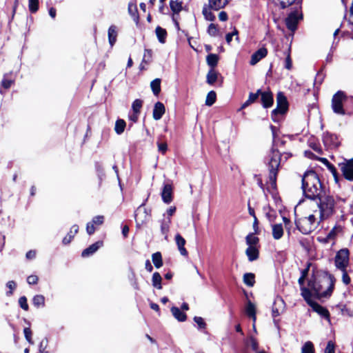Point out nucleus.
<instances>
[{"mask_svg":"<svg viewBox=\"0 0 353 353\" xmlns=\"http://www.w3.org/2000/svg\"><path fill=\"white\" fill-rule=\"evenodd\" d=\"M218 60L219 57L215 54H208L206 59L208 64L212 68H214L217 65Z\"/></svg>","mask_w":353,"mask_h":353,"instance_id":"4c0bfd02","label":"nucleus"},{"mask_svg":"<svg viewBox=\"0 0 353 353\" xmlns=\"http://www.w3.org/2000/svg\"><path fill=\"white\" fill-rule=\"evenodd\" d=\"M32 302L34 305L37 307L40 306H44L45 298L43 295L37 294L33 297Z\"/></svg>","mask_w":353,"mask_h":353,"instance_id":"58836bf2","label":"nucleus"},{"mask_svg":"<svg viewBox=\"0 0 353 353\" xmlns=\"http://www.w3.org/2000/svg\"><path fill=\"white\" fill-rule=\"evenodd\" d=\"M171 312L174 318L176 319L179 321L183 322L186 320V314L183 312H182L179 307H172L171 308Z\"/></svg>","mask_w":353,"mask_h":353,"instance_id":"a878e982","label":"nucleus"},{"mask_svg":"<svg viewBox=\"0 0 353 353\" xmlns=\"http://www.w3.org/2000/svg\"><path fill=\"white\" fill-rule=\"evenodd\" d=\"M165 106L161 102H157L153 109V118L154 120L158 121L161 119L165 113Z\"/></svg>","mask_w":353,"mask_h":353,"instance_id":"aec40b11","label":"nucleus"},{"mask_svg":"<svg viewBox=\"0 0 353 353\" xmlns=\"http://www.w3.org/2000/svg\"><path fill=\"white\" fill-rule=\"evenodd\" d=\"M283 223L285 224L287 232H288V235H290V230L288 228V225L290 223V221L289 219L286 218L285 216L283 217Z\"/></svg>","mask_w":353,"mask_h":353,"instance_id":"338daca9","label":"nucleus"},{"mask_svg":"<svg viewBox=\"0 0 353 353\" xmlns=\"http://www.w3.org/2000/svg\"><path fill=\"white\" fill-rule=\"evenodd\" d=\"M281 155L279 152L273 151L268 161L270 170V181L272 185H276V174L280 165Z\"/></svg>","mask_w":353,"mask_h":353,"instance_id":"423d86ee","label":"nucleus"},{"mask_svg":"<svg viewBox=\"0 0 353 353\" xmlns=\"http://www.w3.org/2000/svg\"><path fill=\"white\" fill-rule=\"evenodd\" d=\"M163 201L165 203H170L172 200V187L171 184H165L161 192Z\"/></svg>","mask_w":353,"mask_h":353,"instance_id":"6ab92c4d","label":"nucleus"},{"mask_svg":"<svg viewBox=\"0 0 353 353\" xmlns=\"http://www.w3.org/2000/svg\"><path fill=\"white\" fill-rule=\"evenodd\" d=\"M344 178L348 181H353V159L345 160L339 164Z\"/></svg>","mask_w":353,"mask_h":353,"instance_id":"9b49d317","label":"nucleus"},{"mask_svg":"<svg viewBox=\"0 0 353 353\" xmlns=\"http://www.w3.org/2000/svg\"><path fill=\"white\" fill-rule=\"evenodd\" d=\"M157 145L159 151L161 152V153L164 154L167 151L168 145L166 143L158 142Z\"/></svg>","mask_w":353,"mask_h":353,"instance_id":"bf43d9fd","label":"nucleus"},{"mask_svg":"<svg viewBox=\"0 0 353 353\" xmlns=\"http://www.w3.org/2000/svg\"><path fill=\"white\" fill-rule=\"evenodd\" d=\"M203 14L204 15L205 19L208 21H212L215 19V16L210 11V8H208L206 7H204L203 9Z\"/></svg>","mask_w":353,"mask_h":353,"instance_id":"37998d69","label":"nucleus"},{"mask_svg":"<svg viewBox=\"0 0 353 353\" xmlns=\"http://www.w3.org/2000/svg\"><path fill=\"white\" fill-rule=\"evenodd\" d=\"M155 32L159 41L161 43H164L165 42V39L167 37L166 30L160 26H157L156 28Z\"/></svg>","mask_w":353,"mask_h":353,"instance_id":"c85d7f7f","label":"nucleus"},{"mask_svg":"<svg viewBox=\"0 0 353 353\" xmlns=\"http://www.w3.org/2000/svg\"><path fill=\"white\" fill-rule=\"evenodd\" d=\"M246 243L249 246L252 247H257L259 243V238L256 236L254 234H249L246 236Z\"/></svg>","mask_w":353,"mask_h":353,"instance_id":"473e14b6","label":"nucleus"},{"mask_svg":"<svg viewBox=\"0 0 353 353\" xmlns=\"http://www.w3.org/2000/svg\"><path fill=\"white\" fill-rule=\"evenodd\" d=\"M301 353H315L313 343L311 341L305 342L301 347Z\"/></svg>","mask_w":353,"mask_h":353,"instance_id":"e433bc0d","label":"nucleus"},{"mask_svg":"<svg viewBox=\"0 0 353 353\" xmlns=\"http://www.w3.org/2000/svg\"><path fill=\"white\" fill-rule=\"evenodd\" d=\"M48 341L47 339H43L39 344V351L46 350L48 347Z\"/></svg>","mask_w":353,"mask_h":353,"instance_id":"69168bd1","label":"nucleus"},{"mask_svg":"<svg viewBox=\"0 0 353 353\" xmlns=\"http://www.w3.org/2000/svg\"><path fill=\"white\" fill-rule=\"evenodd\" d=\"M86 231L88 234L90 235L92 234L94 232L95 228L92 222L87 223Z\"/></svg>","mask_w":353,"mask_h":353,"instance_id":"680f3d73","label":"nucleus"},{"mask_svg":"<svg viewBox=\"0 0 353 353\" xmlns=\"http://www.w3.org/2000/svg\"><path fill=\"white\" fill-rule=\"evenodd\" d=\"M346 95L345 93L339 90L334 96L332 100V107L333 111L341 115H344L345 112L343 109V105H346Z\"/></svg>","mask_w":353,"mask_h":353,"instance_id":"0eeeda50","label":"nucleus"},{"mask_svg":"<svg viewBox=\"0 0 353 353\" xmlns=\"http://www.w3.org/2000/svg\"><path fill=\"white\" fill-rule=\"evenodd\" d=\"M208 32L210 35L214 37L217 34L218 29L214 23H211L208 26Z\"/></svg>","mask_w":353,"mask_h":353,"instance_id":"3c124183","label":"nucleus"},{"mask_svg":"<svg viewBox=\"0 0 353 353\" xmlns=\"http://www.w3.org/2000/svg\"><path fill=\"white\" fill-rule=\"evenodd\" d=\"M25 337L26 340L30 343H32V331L29 327H26L23 330Z\"/></svg>","mask_w":353,"mask_h":353,"instance_id":"6e6d98bb","label":"nucleus"},{"mask_svg":"<svg viewBox=\"0 0 353 353\" xmlns=\"http://www.w3.org/2000/svg\"><path fill=\"white\" fill-rule=\"evenodd\" d=\"M219 19L221 21H225L228 20V14L225 12L222 11L219 14Z\"/></svg>","mask_w":353,"mask_h":353,"instance_id":"774afa93","label":"nucleus"},{"mask_svg":"<svg viewBox=\"0 0 353 353\" xmlns=\"http://www.w3.org/2000/svg\"><path fill=\"white\" fill-rule=\"evenodd\" d=\"M150 213L147 209L143 205H140L134 213V219L137 227L140 228L145 224L150 219Z\"/></svg>","mask_w":353,"mask_h":353,"instance_id":"9d476101","label":"nucleus"},{"mask_svg":"<svg viewBox=\"0 0 353 353\" xmlns=\"http://www.w3.org/2000/svg\"><path fill=\"white\" fill-rule=\"evenodd\" d=\"M103 241H99L91 245H90L88 248L85 249L82 253L81 256L82 257H88L91 255H92L94 253H95L101 247L103 246Z\"/></svg>","mask_w":353,"mask_h":353,"instance_id":"a211bd4d","label":"nucleus"},{"mask_svg":"<svg viewBox=\"0 0 353 353\" xmlns=\"http://www.w3.org/2000/svg\"><path fill=\"white\" fill-rule=\"evenodd\" d=\"M143 105V101L140 99H136L132 105L133 112L140 113L141 108Z\"/></svg>","mask_w":353,"mask_h":353,"instance_id":"c03bdc74","label":"nucleus"},{"mask_svg":"<svg viewBox=\"0 0 353 353\" xmlns=\"http://www.w3.org/2000/svg\"><path fill=\"white\" fill-rule=\"evenodd\" d=\"M245 314L248 316H254L256 314V306L255 305L251 302V301L248 300L247 301L245 307Z\"/></svg>","mask_w":353,"mask_h":353,"instance_id":"72a5a7b5","label":"nucleus"},{"mask_svg":"<svg viewBox=\"0 0 353 353\" xmlns=\"http://www.w3.org/2000/svg\"><path fill=\"white\" fill-rule=\"evenodd\" d=\"M268 54V50L265 48H261L256 51L251 57L250 63L252 65H254L263 58L265 57Z\"/></svg>","mask_w":353,"mask_h":353,"instance_id":"f3484780","label":"nucleus"},{"mask_svg":"<svg viewBox=\"0 0 353 353\" xmlns=\"http://www.w3.org/2000/svg\"><path fill=\"white\" fill-rule=\"evenodd\" d=\"M260 96L263 108H268L272 105L274 101L273 94L269 90L264 92L261 91Z\"/></svg>","mask_w":353,"mask_h":353,"instance_id":"4468645a","label":"nucleus"},{"mask_svg":"<svg viewBox=\"0 0 353 353\" xmlns=\"http://www.w3.org/2000/svg\"><path fill=\"white\" fill-rule=\"evenodd\" d=\"M161 79L157 78L154 80L152 81L150 83L151 88H160L161 86Z\"/></svg>","mask_w":353,"mask_h":353,"instance_id":"052dcab7","label":"nucleus"},{"mask_svg":"<svg viewBox=\"0 0 353 353\" xmlns=\"http://www.w3.org/2000/svg\"><path fill=\"white\" fill-rule=\"evenodd\" d=\"M301 296L314 312L322 317L329 319L330 314L328 310L312 300V294L307 288H301Z\"/></svg>","mask_w":353,"mask_h":353,"instance_id":"39448f33","label":"nucleus"},{"mask_svg":"<svg viewBox=\"0 0 353 353\" xmlns=\"http://www.w3.org/2000/svg\"><path fill=\"white\" fill-rule=\"evenodd\" d=\"M152 259L157 268H160L163 265L162 256L159 252L154 253L152 255Z\"/></svg>","mask_w":353,"mask_h":353,"instance_id":"c756f323","label":"nucleus"},{"mask_svg":"<svg viewBox=\"0 0 353 353\" xmlns=\"http://www.w3.org/2000/svg\"><path fill=\"white\" fill-rule=\"evenodd\" d=\"M277 107L272 112V117L274 120V117L277 114H283L286 112L288 109V102L283 92H279L276 97Z\"/></svg>","mask_w":353,"mask_h":353,"instance_id":"1a4fd4ad","label":"nucleus"},{"mask_svg":"<svg viewBox=\"0 0 353 353\" xmlns=\"http://www.w3.org/2000/svg\"><path fill=\"white\" fill-rule=\"evenodd\" d=\"M335 352V345L334 343L330 341L327 342V346L325 349V353H334Z\"/></svg>","mask_w":353,"mask_h":353,"instance_id":"09e8293b","label":"nucleus"},{"mask_svg":"<svg viewBox=\"0 0 353 353\" xmlns=\"http://www.w3.org/2000/svg\"><path fill=\"white\" fill-rule=\"evenodd\" d=\"M286 54V59H285V67L288 70H290L292 68V60L290 59V49H288L287 52H285Z\"/></svg>","mask_w":353,"mask_h":353,"instance_id":"603ef678","label":"nucleus"},{"mask_svg":"<svg viewBox=\"0 0 353 353\" xmlns=\"http://www.w3.org/2000/svg\"><path fill=\"white\" fill-rule=\"evenodd\" d=\"M216 99V93L214 90L210 91L206 97L205 105L208 106L212 105Z\"/></svg>","mask_w":353,"mask_h":353,"instance_id":"f704fd0d","label":"nucleus"},{"mask_svg":"<svg viewBox=\"0 0 353 353\" xmlns=\"http://www.w3.org/2000/svg\"><path fill=\"white\" fill-rule=\"evenodd\" d=\"M260 92H261V90H258L257 92L255 94L250 93L249 95V98H248L249 101H250L252 103H254V101H256V100L260 96Z\"/></svg>","mask_w":353,"mask_h":353,"instance_id":"13d9d810","label":"nucleus"},{"mask_svg":"<svg viewBox=\"0 0 353 353\" xmlns=\"http://www.w3.org/2000/svg\"><path fill=\"white\" fill-rule=\"evenodd\" d=\"M170 8L174 13H179L182 9V3L178 1H170Z\"/></svg>","mask_w":353,"mask_h":353,"instance_id":"ea45409f","label":"nucleus"},{"mask_svg":"<svg viewBox=\"0 0 353 353\" xmlns=\"http://www.w3.org/2000/svg\"><path fill=\"white\" fill-rule=\"evenodd\" d=\"M228 3V0H209V6L211 9L219 10L224 8Z\"/></svg>","mask_w":353,"mask_h":353,"instance_id":"b1692460","label":"nucleus"},{"mask_svg":"<svg viewBox=\"0 0 353 353\" xmlns=\"http://www.w3.org/2000/svg\"><path fill=\"white\" fill-rule=\"evenodd\" d=\"M171 223V218L166 216L165 214L163 215V219L159 221L161 232L164 236V239L165 240H168V233Z\"/></svg>","mask_w":353,"mask_h":353,"instance_id":"ddd939ff","label":"nucleus"},{"mask_svg":"<svg viewBox=\"0 0 353 353\" xmlns=\"http://www.w3.org/2000/svg\"><path fill=\"white\" fill-rule=\"evenodd\" d=\"M117 37V27L114 25L111 26L108 29V39L111 46H112L116 41Z\"/></svg>","mask_w":353,"mask_h":353,"instance_id":"cd10ccee","label":"nucleus"},{"mask_svg":"<svg viewBox=\"0 0 353 353\" xmlns=\"http://www.w3.org/2000/svg\"><path fill=\"white\" fill-rule=\"evenodd\" d=\"M128 10L129 14L132 17L133 20L137 23L139 22V17L138 14L137 5L134 3H129Z\"/></svg>","mask_w":353,"mask_h":353,"instance_id":"bb28decb","label":"nucleus"},{"mask_svg":"<svg viewBox=\"0 0 353 353\" xmlns=\"http://www.w3.org/2000/svg\"><path fill=\"white\" fill-rule=\"evenodd\" d=\"M339 231H340L339 228H338V227L333 228L327 234L326 237L324 239V242H329L330 240L334 239Z\"/></svg>","mask_w":353,"mask_h":353,"instance_id":"a19ab883","label":"nucleus"},{"mask_svg":"<svg viewBox=\"0 0 353 353\" xmlns=\"http://www.w3.org/2000/svg\"><path fill=\"white\" fill-rule=\"evenodd\" d=\"M194 321L198 325L199 328H201V329L205 328L206 324L204 322V320L201 317L195 316L194 318Z\"/></svg>","mask_w":353,"mask_h":353,"instance_id":"864d4df0","label":"nucleus"},{"mask_svg":"<svg viewBox=\"0 0 353 353\" xmlns=\"http://www.w3.org/2000/svg\"><path fill=\"white\" fill-rule=\"evenodd\" d=\"M19 304L23 310H24L26 311L28 310L29 307H28V304L27 303V299L26 296H21L19 298Z\"/></svg>","mask_w":353,"mask_h":353,"instance_id":"de8ad7c7","label":"nucleus"},{"mask_svg":"<svg viewBox=\"0 0 353 353\" xmlns=\"http://www.w3.org/2000/svg\"><path fill=\"white\" fill-rule=\"evenodd\" d=\"M161 281L162 278L159 272H154L152 275V285L154 288L161 290L162 288Z\"/></svg>","mask_w":353,"mask_h":353,"instance_id":"7c9ffc66","label":"nucleus"},{"mask_svg":"<svg viewBox=\"0 0 353 353\" xmlns=\"http://www.w3.org/2000/svg\"><path fill=\"white\" fill-rule=\"evenodd\" d=\"M174 240L180 254L183 256H188V252L185 248L186 243L185 239L180 234L177 233L175 235Z\"/></svg>","mask_w":353,"mask_h":353,"instance_id":"dca6fc26","label":"nucleus"},{"mask_svg":"<svg viewBox=\"0 0 353 353\" xmlns=\"http://www.w3.org/2000/svg\"><path fill=\"white\" fill-rule=\"evenodd\" d=\"M301 17L302 15L299 13V10L290 13L285 19L287 28L291 31H294L297 28L299 20L301 19Z\"/></svg>","mask_w":353,"mask_h":353,"instance_id":"f8f14e48","label":"nucleus"},{"mask_svg":"<svg viewBox=\"0 0 353 353\" xmlns=\"http://www.w3.org/2000/svg\"><path fill=\"white\" fill-rule=\"evenodd\" d=\"M29 10L32 13H35L39 10V0H28Z\"/></svg>","mask_w":353,"mask_h":353,"instance_id":"79ce46f5","label":"nucleus"},{"mask_svg":"<svg viewBox=\"0 0 353 353\" xmlns=\"http://www.w3.org/2000/svg\"><path fill=\"white\" fill-rule=\"evenodd\" d=\"M321 183L317 174L314 171H307L302 176L303 194L310 199L319 197L321 192Z\"/></svg>","mask_w":353,"mask_h":353,"instance_id":"f03ea898","label":"nucleus"},{"mask_svg":"<svg viewBox=\"0 0 353 353\" xmlns=\"http://www.w3.org/2000/svg\"><path fill=\"white\" fill-rule=\"evenodd\" d=\"M336 205V201L332 196L326 195L319 197L317 203L319 210H316L315 212L324 220L334 214Z\"/></svg>","mask_w":353,"mask_h":353,"instance_id":"7ed1b4c3","label":"nucleus"},{"mask_svg":"<svg viewBox=\"0 0 353 353\" xmlns=\"http://www.w3.org/2000/svg\"><path fill=\"white\" fill-rule=\"evenodd\" d=\"M15 77L13 74H6L3 76L1 85L3 88H9L14 85Z\"/></svg>","mask_w":353,"mask_h":353,"instance_id":"4be33fe9","label":"nucleus"},{"mask_svg":"<svg viewBox=\"0 0 353 353\" xmlns=\"http://www.w3.org/2000/svg\"><path fill=\"white\" fill-rule=\"evenodd\" d=\"M282 8H285L288 6L295 3L296 0H278ZM301 0H297L298 3H300Z\"/></svg>","mask_w":353,"mask_h":353,"instance_id":"49530a36","label":"nucleus"},{"mask_svg":"<svg viewBox=\"0 0 353 353\" xmlns=\"http://www.w3.org/2000/svg\"><path fill=\"white\" fill-rule=\"evenodd\" d=\"M335 283V279L333 276L329 275L316 281L309 280L307 288L311 294L312 293L319 299L327 298L332 294Z\"/></svg>","mask_w":353,"mask_h":353,"instance_id":"f257e3e1","label":"nucleus"},{"mask_svg":"<svg viewBox=\"0 0 353 353\" xmlns=\"http://www.w3.org/2000/svg\"><path fill=\"white\" fill-rule=\"evenodd\" d=\"M249 340H250V345L252 347V349L254 351L257 352H258L257 350H258V347H259V344H258V342H257L256 339L255 338H254L253 336H250Z\"/></svg>","mask_w":353,"mask_h":353,"instance_id":"5fc2aeb1","label":"nucleus"},{"mask_svg":"<svg viewBox=\"0 0 353 353\" xmlns=\"http://www.w3.org/2000/svg\"><path fill=\"white\" fill-rule=\"evenodd\" d=\"M243 282L246 285L252 287L255 283L254 274L252 273H245L243 275Z\"/></svg>","mask_w":353,"mask_h":353,"instance_id":"2f4dec72","label":"nucleus"},{"mask_svg":"<svg viewBox=\"0 0 353 353\" xmlns=\"http://www.w3.org/2000/svg\"><path fill=\"white\" fill-rule=\"evenodd\" d=\"M245 254L250 261L256 260L259 258L258 247L249 246L245 250Z\"/></svg>","mask_w":353,"mask_h":353,"instance_id":"5701e85b","label":"nucleus"},{"mask_svg":"<svg viewBox=\"0 0 353 353\" xmlns=\"http://www.w3.org/2000/svg\"><path fill=\"white\" fill-rule=\"evenodd\" d=\"M6 286L10 289V291L7 292V295L10 296L13 294V290L16 288L17 284L14 281H10L6 283Z\"/></svg>","mask_w":353,"mask_h":353,"instance_id":"8fccbe9b","label":"nucleus"},{"mask_svg":"<svg viewBox=\"0 0 353 353\" xmlns=\"http://www.w3.org/2000/svg\"><path fill=\"white\" fill-rule=\"evenodd\" d=\"M79 226L74 225L72 226L70 231L68 234L63 239V243L67 245L71 242L74 235L78 232Z\"/></svg>","mask_w":353,"mask_h":353,"instance_id":"393cba45","label":"nucleus"},{"mask_svg":"<svg viewBox=\"0 0 353 353\" xmlns=\"http://www.w3.org/2000/svg\"><path fill=\"white\" fill-rule=\"evenodd\" d=\"M323 141L325 146L329 148L336 147L338 139L336 135L330 132H325L323 135Z\"/></svg>","mask_w":353,"mask_h":353,"instance_id":"2eb2a0df","label":"nucleus"},{"mask_svg":"<svg viewBox=\"0 0 353 353\" xmlns=\"http://www.w3.org/2000/svg\"><path fill=\"white\" fill-rule=\"evenodd\" d=\"M103 221H104V216L99 215V216H94L92 219V223L93 224H96V225H100L103 224Z\"/></svg>","mask_w":353,"mask_h":353,"instance_id":"4d7b16f0","label":"nucleus"},{"mask_svg":"<svg viewBox=\"0 0 353 353\" xmlns=\"http://www.w3.org/2000/svg\"><path fill=\"white\" fill-rule=\"evenodd\" d=\"M272 234L274 239L279 240L282 238L284 234V230L282 224H273L272 225Z\"/></svg>","mask_w":353,"mask_h":353,"instance_id":"412c9836","label":"nucleus"},{"mask_svg":"<svg viewBox=\"0 0 353 353\" xmlns=\"http://www.w3.org/2000/svg\"><path fill=\"white\" fill-rule=\"evenodd\" d=\"M216 78L217 75L213 70H211L207 75V81L210 85H212L216 81Z\"/></svg>","mask_w":353,"mask_h":353,"instance_id":"a18cd8bd","label":"nucleus"},{"mask_svg":"<svg viewBox=\"0 0 353 353\" xmlns=\"http://www.w3.org/2000/svg\"><path fill=\"white\" fill-rule=\"evenodd\" d=\"M349 256L350 252L346 248L341 249L337 252L334 259L336 268L341 271L345 270L349 264Z\"/></svg>","mask_w":353,"mask_h":353,"instance_id":"6e6552de","label":"nucleus"},{"mask_svg":"<svg viewBox=\"0 0 353 353\" xmlns=\"http://www.w3.org/2000/svg\"><path fill=\"white\" fill-rule=\"evenodd\" d=\"M342 272H343V276H342L343 282L345 285H348L350 283L351 279H350V276H348V274L346 272V270L344 271H342Z\"/></svg>","mask_w":353,"mask_h":353,"instance_id":"e2e57ef3","label":"nucleus"},{"mask_svg":"<svg viewBox=\"0 0 353 353\" xmlns=\"http://www.w3.org/2000/svg\"><path fill=\"white\" fill-rule=\"evenodd\" d=\"M27 282L29 284H36L38 282V276L36 275H30L27 278Z\"/></svg>","mask_w":353,"mask_h":353,"instance_id":"0e129e2a","label":"nucleus"},{"mask_svg":"<svg viewBox=\"0 0 353 353\" xmlns=\"http://www.w3.org/2000/svg\"><path fill=\"white\" fill-rule=\"evenodd\" d=\"M321 221L323 219L319 217L314 210L313 214L296 221V225L301 233L307 234L315 230Z\"/></svg>","mask_w":353,"mask_h":353,"instance_id":"20e7f679","label":"nucleus"},{"mask_svg":"<svg viewBox=\"0 0 353 353\" xmlns=\"http://www.w3.org/2000/svg\"><path fill=\"white\" fill-rule=\"evenodd\" d=\"M125 122L123 119H118L116 121L114 130L117 134H121L123 132L125 128Z\"/></svg>","mask_w":353,"mask_h":353,"instance_id":"c9c22d12","label":"nucleus"}]
</instances>
